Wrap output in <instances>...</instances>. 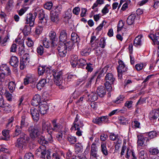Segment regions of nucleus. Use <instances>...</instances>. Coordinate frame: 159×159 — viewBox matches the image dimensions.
<instances>
[{
	"label": "nucleus",
	"instance_id": "393cba45",
	"mask_svg": "<svg viewBox=\"0 0 159 159\" xmlns=\"http://www.w3.org/2000/svg\"><path fill=\"white\" fill-rule=\"evenodd\" d=\"M50 18L52 21L55 23H57L59 20V15L54 12H51Z\"/></svg>",
	"mask_w": 159,
	"mask_h": 159
},
{
	"label": "nucleus",
	"instance_id": "2f4dec72",
	"mask_svg": "<svg viewBox=\"0 0 159 159\" xmlns=\"http://www.w3.org/2000/svg\"><path fill=\"white\" fill-rule=\"evenodd\" d=\"M97 152L98 148L96 144L95 143H93L91 145L90 155H97Z\"/></svg>",
	"mask_w": 159,
	"mask_h": 159
},
{
	"label": "nucleus",
	"instance_id": "a211bd4d",
	"mask_svg": "<svg viewBox=\"0 0 159 159\" xmlns=\"http://www.w3.org/2000/svg\"><path fill=\"white\" fill-rule=\"evenodd\" d=\"M29 120L28 118L25 115H22L21 117L20 126L23 128L27 127L29 125Z\"/></svg>",
	"mask_w": 159,
	"mask_h": 159
},
{
	"label": "nucleus",
	"instance_id": "79ce46f5",
	"mask_svg": "<svg viewBox=\"0 0 159 159\" xmlns=\"http://www.w3.org/2000/svg\"><path fill=\"white\" fill-rule=\"evenodd\" d=\"M87 64L86 61L84 59H79L78 62L77 66L79 67L82 68Z\"/></svg>",
	"mask_w": 159,
	"mask_h": 159
},
{
	"label": "nucleus",
	"instance_id": "774afa93",
	"mask_svg": "<svg viewBox=\"0 0 159 159\" xmlns=\"http://www.w3.org/2000/svg\"><path fill=\"white\" fill-rule=\"evenodd\" d=\"M24 159H34V156L31 153H28L25 154Z\"/></svg>",
	"mask_w": 159,
	"mask_h": 159
},
{
	"label": "nucleus",
	"instance_id": "f704fd0d",
	"mask_svg": "<svg viewBox=\"0 0 159 159\" xmlns=\"http://www.w3.org/2000/svg\"><path fill=\"white\" fill-rule=\"evenodd\" d=\"M49 69L47 67L39 66L38 68V74L39 75H42L45 72H47Z\"/></svg>",
	"mask_w": 159,
	"mask_h": 159
},
{
	"label": "nucleus",
	"instance_id": "052dcab7",
	"mask_svg": "<svg viewBox=\"0 0 159 159\" xmlns=\"http://www.w3.org/2000/svg\"><path fill=\"white\" fill-rule=\"evenodd\" d=\"M48 135L47 138V142L52 143L53 141V139L52 136L51 134L52 131H48Z\"/></svg>",
	"mask_w": 159,
	"mask_h": 159
},
{
	"label": "nucleus",
	"instance_id": "0e129e2a",
	"mask_svg": "<svg viewBox=\"0 0 159 159\" xmlns=\"http://www.w3.org/2000/svg\"><path fill=\"white\" fill-rule=\"evenodd\" d=\"M148 135L149 138L152 139L157 136V133L155 131H152L149 132Z\"/></svg>",
	"mask_w": 159,
	"mask_h": 159
},
{
	"label": "nucleus",
	"instance_id": "1a4fd4ad",
	"mask_svg": "<svg viewBox=\"0 0 159 159\" xmlns=\"http://www.w3.org/2000/svg\"><path fill=\"white\" fill-rule=\"evenodd\" d=\"M48 109L49 107L47 102L45 101H43L39 104L38 110L39 111L41 114L44 115L47 113Z\"/></svg>",
	"mask_w": 159,
	"mask_h": 159
},
{
	"label": "nucleus",
	"instance_id": "b1692460",
	"mask_svg": "<svg viewBox=\"0 0 159 159\" xmlns=\"http://www.w3.org/2000/svg\"><path fill=\"white\" fill-rule=\"evenodd\" d=\"M58 132L56 138L57 140L60 142L64 139L66 130H62Z\"/></svg>",
	"mask_w": 159,
	"mask_h": 159
},
{
	"label": "nucleus",
	"instance_id": "603ef678",
	"mask_svg": "<svg viewBox=\"0 0 159 159\" xmlns=\"http://www.w3.org/2000/svg\"><path fill=\"white\" fill-rule=\"evenodd\" d=\"M23 128L22 127H21L20 126L17 125L16 126V128L15 129V136H17L20 134H21V132L22 129Z\"/></svg>",
	"mask_w": 159,
	"mask_h": 159
},
{
	"label": "nucleus",
	"instance_id": "a19ab883",
	"mask_svg": "<svg viewBox=\"0 0 159 159\" xmlns=\"http://www.w3.org/2000/svg\"><path fill=\"white\" fill-rule=\"evenodd\" d=\"M139 155L140 159H146L148 157L147 152L143 150H141L139 152Z\"/></svg>",
	"mask_w": 159,
	"mask_h": 159
},
{
	"label": "nucleus",
	"instance_id": "9b49d317",
	"mask_svg": "<svg viewBox=\"0 0 159 159\" xmlns=\"http://www.w3.org/2000/svg\"><path fill=\"white\" fill-rule=\"evenodd\" d=\"M56 33L54 31H51L49 33V37L51 41V45L53 47H55L57 43V39L56 36Z\"/></svg>",
	"mask_w": 159,
	"mask_h": 159
},
{
	"label": "nucleus",
	"instance_id": "473e14b6",
	"mask_svg": "<svg viewBox=\"0 0 159 159\" xmlns=\"http://www.w3.org/2000/svg\"><path fill=\"white\" fill-rule=\"evenodd\" d=\"M101 152L103 155L107 156L108 154V152L107 150L106 146V143L104 142H102L101 143Z\"/></svg>",
	"mask_w": 159,
	"mask_h": 159
},
{
	"label": "nucleus",
	"instance_id": "f03ea898",
	"mask_svg": "<svg viewBox=\"0 0 159 159\" xmlns=\"http://www.w3.org/2000/svg\"><path fill=\"white\" fill-rule=\"evenodd\" d=\"M63 73L61 70L58 69H54L52 75L54 78L55 84L59 86L60 89H63L64 87L63 85V80L62 79Z\"/></svg>",
	"mask_w": 159,
	"mask_h": 159
},
{
	"label": "nucleus",
	"instance_id": "c85d7f7f",
	"mask_svg": "<svg viewBox=\"0 0 159 159\" xmlns=\"http://www.w3.org/2000/svg\"><path fill=\"white\" fill-rule=\"evenodd\" d=\"M142 35H140L137 36L134 41V45L135 46H140L142 44L141 38H142Z\"/></svg>",
	"mask_w": 159,
	"mask_h": 159
},
{
	"label": "nucleus",
	"instance_id": "f3484780",
	"mask_svg": "<svg viewBox=\"0 0 159 159\" xmlns=\"http://www.w3.org/2000/svg\"><path fill=\"white\" fill-rule=\"evenodd\" d=\"M41 97L38 94H35L32 100L31 104L33 106H37L39 104L42 102L43 101H41Z\"/></svg>",
	"mask_w": 159,
	"mask_h": 159
},
{
	"label": "nucleus",
	"instance_id": "3c124183",
	"mask_svg": "<svg viewBox=\"0 0 159 159\" xmlns=\"http://www.w3.org/2000/svg\"><path fill=\"white\" fill-rule=\"evenodd\" d=\"M7 38L5 37L3 38L2 37L0 36V44L2 46H4L6 45L7 42Z\"/></svg>",
	"mask_w": 159,
	"mask_h": 159
},
{
	"label": "nucleus",
	"instance_id": "5701e85b",
	"mask_svg": "<svg viewBox=\"0 0 159 159\" xmlns=\"http://www.w3.org/2000/svg\"><path fill=\"white\" fill-rule=\"evenodd\" d=\"M9 62L11 66L15 67H17L18 65V60L16 56H12L11 57Z\"/></svg>",
	"mask_w": 159,
	"mask_h": 159
},
{
	"label": "nucleus",
	"instance_id": "412c9836",
	"mask_svg": "<svg viewBox=\"0 0 159 159\" xmlns=\"http://www.w3.org/2000/svg\"><path fill=\"white\" fill-rule=\"evenodd\" d=\"M105 80L106 82L113 83L115 80V78L111 73H108L105 77Z\"/></svg>",
	"mask_w": 159,
	"mask_h": 159
},
{
	"label": "nucleus",
	"instance_id": "5fc2aeb1",
	"mask_svg": "<svg viewBox=\"0 0 159 159\" xmlns=\"http://www.w3.org/2000/svg\"><path fill=\"white\" fill-rule=\"evenodd\" d=\"M113 84V83H111L107 82H106L105 83V86L107 91L110 92L112 90V87L111 86V84Z\"/></svg>",
	"mask_w": 159,
	"mask_h": 159
},
{
	"label": "nucleus",
	"instance_id": "4be33fe9",
	"mask_svg": "<svg viewBox=\"0 0 159 159\" xmlns=\"http://www.w3.org/2000/svg\"><path fill=\"white\" fill-rule=\"evenodd\" d=\"M109 138L112 141L117 140V143L118 144L121 143L122 142V141L119 139V137L118 135L114 133H110Z\"/></svg>",
	"mask_w": 159,
	"mask_h": 159
},
{
	"label": "nucleus",
	"instance_id": "ea45409f",
	"mask_svg": "<svg viewBox=\"0 0 159 159\" xmlns=\"http://www.w3.org/2000/svg\"><path fill=\"white\" fill-rule=\"evenodd\" d=\"M30 25H25L23 30V33L24 34L26 35L29 34L31 30V28Z\"/></svg>",
	"mask_w": 159,
	"mask_h": 159
},
{
	"label": "nucleus",
	"instance_id": "680f3d73",
	"mask_svg": "<svg viewBox=\"0 0 159 159\" xmlns=\"http://www.w3.org/2000/svg\"><path fill=\"white\" fill-rule=\"evenodd\" d=\"M43 45L44 47L46 48H48L49 47L50 43L47 38H44L43 39Z\"/></svg>",
	"mask_w": 159,
	"mask_h": 159
},
{
	"label": "nucleus",
	"instance_id": "338daca9",
	"mask_svg": "<svg viewBox=\"0 0 159 159\" xmlns=\"http://www.w3.org/2000/svg\"><path fill=\"white\" fill-rule=\"evenodd\" d=\"M87 66L86 67V69L88 72H91L92 71L93 68V65L90 63H87Z\"/></svg>",
	"mask_w": 159,
	"mask_h": 159
},
{
	"label": "nucleus",
	"instance_id": "bb28decb",
	"mask_svg": "<svg viewBox=\"0 0 159 159\" xmlns=\"http://www.w3.org/2000/svg\"><path fill=\"white\" fill-rule=\"evenodd\" d=\"M78 56L76 55H73L71 56L70 62L72 67H75L77 65L78 61L77 60Z\"/></svg>",
	"mask_w": 159,
	"mask_h": 159
},
{
	"label": "nucleus",
	"instance_id": "e2e57ef3",
	"mask_svg": "<svg viewBox=\"0 0 159 159\" xmlns=\"http://www.w3.org/2000/svg\"><path fill=\"white\" fill-rule=\"evenodd\" d=\"M98 73V72H96L95 73L94 75H93L91 76L90 78L89 81H88L86 85V87L87 88H89L91 86V84L93 81V80L95 76V75Z\"/></svg>",
	"mask_w": 159,
	"mask_h": 159
},
{
	"label": "nucleus",
	"instance_id": "49530a36",
	"mask_svg": "<svg viewBox=\"0 0 159 159\" xmlns=\"http://www.w3.org/2000/svg\"><path fill=\"white\" fill-rule=\"evenodd\" d=\"M28 63L29 62L25 61V60L21 59L20 62V69L23 70Z\"/></svg>",
	"mask_w": 159,
	"mask_h": 159
},
{
	"label": "nucleus",
	"instance_id": "864d4df0",
	"mask_svg": "<svg viewBox=\"0 0 159 159\" xmlns=\"http://www.w3.org/2000/svg\"><path fill=\"white\" fill-rule=\"evenodd\" d=\"M104 0H97L96 2L94 3L92 7V8L94 9L97 7L98 5H101L104 3Z\"/></svg>",
	"mask_w": 159,
	"mask_h": 159
},
{
	"label": "nucleus",
	"instance_id": "58836bf2",
	"mask_svg": "<svg viewBox=\"0 0 159 159\" xmlns=\"http://www.w3.org/2000/svg\"><path fill=\"white\" fill-rule=\"evenodd\" d=\"M66 139L71 144H75L76 141V137L70 135L67 136Z\"/></svg>",
	"mask_w": 159,
	"mask_h": 159
},
{
	"label": "nucleus",
	"instance_id": "de8ad7c7",
	"mask_svg": "<svg viewBox=\"0 0 159 159\" xmlns=\"http://www.w3.org/2000/svg\"><path fill=\"white\" fill-rule=\"evenodd\" d=\"M43 30V28L41 26H38L36 27L34 33L36 35L38 36L42 32Z\"/></svg>",
	"mask_w": 159,
	"mask_h": 159
},
{
	"label": "nucleus",
	"instance_id": "f257e3e1",
	"mask_svg": "<svg viewBox=\"0 0 159 159\" xmlns=\"http://www.w3.org/2000/svg\"><path fill=\"white\" fill-rule=\"evenodd\" d=\"M38 141L39 143L42 145L40 146L36 150L35 154L39 157L41 158H44L45 155L46 153V148L44 144H47V141L45 140L44 137L41 136L39 138Z\"/></svg>",
	"mask_w": 159,
	"mask_h": 159
},
{
	"label": "nucleus",
	"instance_id": "72a5a7b5",
	"mask_svg": "<svg viewBox=\"0 0 159 159\" xmlns=\"http://www.w3.org/2000/svg\"><path fill=\"white\" fill-rule=\"evenodd\" d=\"M150 116L151 120L156 119L159 116V112L155 110H153L150 113Z\"/></svg>",
	"mask_w": 159,
	"mask_h": 159
},
{
	"label": "nucleus",
	"instance_id": "6e6552de",
	"mask_svg": "<svg viewBox=\"0 0 159 159\" xmlns=\"http://www.w3.org/2000/svg\"><path fill=\"white\" fill-rule=\"evenodd\" d=\"M52 127H51V130L56 132L63 130V126L62 124L60 123L57 122L56 120L54 119L52 120Z\"/></svg>",
	"mask_w": 159,
	"mask_h": 159
},
{
	"label": "nucleus",
	"instance_id": "4468645a",
	"mask_svg": "<svg viewBox=\"0 0 159 159\" xmlns=\"http://www.w3.org/2000/svg\"><path fill=\"white\" fill-rule=\"evenodd\" d=\"M15 41L19 44L18 48V54L20 56H21L25 52L24 41L20 39H16Z\"/></svg>",
	"mask_w": 159,
	"mask_h": 159
},
{
	"label": "nucleus",
	"instance_id": "0eeeda50",
	"mask_svg": "<svg viewBox=\"0 0 159 159\" xmlns=\"http://www.w3.org/2000/svg\"><path fill=\"white\" fill-rule=\"evenodd\" d=\"M28 131L30 137L33 139L38 137L39 134V131L38 128L34 127L33 125L29 127Z\"/></svg>",
	"mask_w": 159,
	"mask_h": 159
},
{
	"label": "nucleus",
	"instance_id": "e433bc0d",
	"mask_svg": "<svg viewBox=\"0 0 159 159\" xmlns=\"http://www.w3.org/2000/svg\"><path fill=\"white\" fill-rule=\"evenodd\" d=\"M91 51V49L89 47H87L83 49L80 52V54L82 56H87L89 55Z\"/></svg>",
	"mask_w": 159,
	"mask_h": 159
},
{
	"label": "nucleus",
	"instance_id": "c03bdc74",
	"mask_svg": "<svg viewBox=\"0 0 159 159\" xmlns=\"http://www.w3.org/2000/svg\"><path fill=\"white\" fill-rule=\"evenodd\" d=\"M61 44H64L66 47V48L67 49V48L70 49L73 46V44L71 41H70L69 40L67 41L66 40V41L64 42H62Z\"/></svg>",
	"mask_w": 159,
	"mask_h": 159
},
{
	"label": "nucleus",
	"instance_id": "cd10ccee",
	"mask_svg": "<svg viewBox=\"0 0 159 159\" xmlns=\"http://www.w3.org/2000/svg\"><path fill=\"white\" fill-rule=\"evenodd\" d=\"M47 84L46 80L45 79H42L40 80L37 84V88L39 90L41 89Z\"/></svg>",
	"mask_w": 159,
	"mask_h": 159
},
{
	"label": "nucleus",
	"instance_id": "39448f33",
	"mask_svg": "<svg viewBox=\"0 0 159 159\" xmlns=\"http://www.w3.org/2000/svg\"><path fill=\"white\" fill-rule=\"evenodd\" d=\"M119 65L117 68L118 77L119 79L122 78V74H125L127 70V67H126L124 62L120 61H119Z\"/></svg>",
	"mask_w": 159,
	"mask_h": 159
},
{
	"label": "nucleus",
	"instance_id": "69168bd1",
	"mask_svg": "<svg viewBox=\"0 0 159 159\" xmlns=\"http://www.w3.org/2000/svg\"><path fill=\"white\" fill-rule=\"evenodd\" d=\"M37 53L40 55H42L44 52V48L43 46L40 45L37 49Z\"/></svg>",
	"mask_w": 159,
	"mask_h": 159
},
{
	"label": "nucleus",
	"instance_id": "37998d69",
	"mask_svg": "<svg viewBox=\"0 0 159 159\" xmlns=\"http://www.w3.org/2000/svg\"><path fill=\"white\" fill-rule=\"evenodd\" d=\"M8 88L10 91L12 93L15 90L16 88V84L15 82L11 81L9 82L8 85Z\"/></svg>",
	"mask_w": 159,
	"mask_h": 159
},
{
	"label": "nucleus",
	"instance_id": "2eb2a0df",
	"mask_svg": "<svg viewBox=\"0 0 159 159\" xmlns=\"http://www.w3.org/2000/svg\"><path fill=\"white\" fill-rule=\"evenodd\" d=\"M83 125L81 124L80 125L75 124L74 126H72L70 130L71 131L74 130H77L76 133V135L78 136H80L82 135V131L80 129L82 128Z\"/></svg>",
	"mask_w": 159,
	"mask_h": 159
},
{
	"label": "nucleus",
	"instance_id": "c9c22d12",
	"mask_svg": "<svg viewBox=\"0 0 159 159\" xmlns=\"http://www.w3.org/2000/svg\"><path fill=\"white\" fill-rule=\"evenodd\" d=\"M135 16L134 15L129 16L127 20V23L129 25H132L134 22Z\"/></svg>",
	"mask_w": 159,
	"mask_h": 159
},
{
	"label": "nucleus",
	"instance_id": "c756f323",
	"mask_svg": "<svg viewBox=\"0 0 159 159\" xmlns=\"http://www.w3.org/2000/svg\"><path fill=\"white\" fill-rule=\"evenodd\" d=\"M10 130L9 129H4L2 131V134L4 137L2 139L4 140H8L10 138L9 134Z\"/></svg>",
	"mask_w": 159,
	"mask_h": 159
},
{
	"label": "nucleus",
	"instance_id": "9d476101",
	"mask_svg": "<svg viewBox=\"0 0 159 159\" xmlns=\"http://www.w3.org/2000/svg\"><path fill=\"white\" fill-rule=\"evenodd\" d=\"M85 98L87 101L93 102L97 100L98 98V94L94 92H92L89 93L88 92L85 91Z\"/></svg>",
	"mask_w": 159,
	"mask_h": 159
},
{
	"label": "nucleus",
	"instance_id": "13d9d810",
	"mask_svg": "<svg viewBox=\"0 0 159 159\" xmlns=\"http://www.w3.org/2000/svg\"><path fill=\"white\" fill-rule=\"evenodd\" d=\"M149 151L152 155H156L159 152V150L156 148H150L149 149Z\"/></svg>",
	"mask_w": 159,
	"mask_h": 159
},
{
	"label": "nucleus",
	"instance_id": "bf43d9fd",
	"mask_svg": "<svg viewBox=\"0 0 159 159\" xmlns=\"http://www.w3.org/2000/svg\"><path fill=\"white\" fill-rule=\"evenodd\" d=\"M124 25V23L123 22V21L121 20L119 21L118 24L117 25V31L119 32L121 31V30L123 29V26Z\"/></svg>",
	"mask_w": 159,
	"mask_h": 159
},
{
	"label": "nucleus",
	"instance_id": "4d7b16f0",
	"mask_svg": "<svg viewBox=\"0 0 159 159\" xmlns=\"http://www.w3.org/2000/svg\"><path fill=\"white\" fill-rule=\"evenodd\" d=\"M124 97L123 95H120V96L118 97L116 100L113 101L114 103L119 104L121 103L123 101Z\"/></svg>",
	"mask_w": 159,
	"mask_h": 159
},
{
	"label": "nucleus",
	"instance_id": "ddd939ff",
	"mask_svg": "<svg viewBox=\"0 0 159 159\" xmlns=\"http://www.w3.org/2000/svg\"><path fill=\"white\" fill-rule=\"evenodd\" d=\"M148 36L153 41L154 44L158 45L157 52H159V32L150 34Z\"/></svg>",
	"mask_w": 159,
	"mask_h": 159
},
{
	"label": "nucleus",
	"instance_id": "aec40b11",
	"mask_svg": "<svg viewBox=\"0 0 159 159\" xmlns=\"http://www.w3.org/2000/svg\"><path fill=\"white\" fill-rule=\"evenodd\" d=\"M42 129L43 130H47L49 131L48 130H51V126L50 123L47 120H46L43 119L42 120Z\"/></svg>",
	"mask_w": 159,
	"mask_h": 159
},
{
	"label": "nucleus",
	"instance_id": "a18cd8bd",
	"mask_svg": "<svg viewBox=\"0 0 159 159\" xmlns=\"http://www.w3.org/2000/svg\"><path fill=\"white\" fill-rule=\"evenodd\" d=\"M71 39L74 43H77L80 40V39L77 35L75 33H72L71 34Z\"/></svg>",
	"mask_w": 159,
	"mask_h": 159
},
{
	"label": "nucleus",
	"instance_id": "8fccbe9b",
	"mask_svg": "<svg viewBox=\"0 0 159 159\" xmlns=\"http://www.w3.org/2000/svg\"><path fill=\"white\" fill-rule=\"evenodd\" d=\"M7 75L4 72L0 74V85H1L5 81V77Z\"/></svg>",
	"mask_w": 159,
	"mask_h": 159
},
{
	"label": "nucleus",
	"instance_id": "7c9ffc66",
	"mask_svg": "<svg viewBox=\"0 0 159 159\" xmlns=\"http://www.w3.org/2000/svg\"><path fill=\"white\" fill-rule=\"evenodd\" d=\"M64 157L63 152L61 151H58L53 153L52 157L53 159H61V156Z\"/></svg>",
	"mask_w": 159,
	"mask_h": 159
},
{
	"label": "nucleus",
	"instance_id": "20e7f679",
	"mask_svg": "<svg viewBox=\"0 0 159 159\" xmlns=\"http://www.w3.org/2000/svg\"><path fill=\"white\" fill-rule=\"evenodd\" d=\"M29 138L24 133H22L20 135V137L18 139L16 143V147L20 149H22L23 146L29 140Z\"/></svg>",
	"mask_w": 159,
	"mask_h": 159
},
{
	"label": "nucleus",
	"instance_id": "f8f14e48",
	"mask_svg": "<svg viewBox=\"0 0 159 159\" xmlns=\"http://www.w3.org/2000/svg\"><path fill=\"white\" fill-rule=\"evenodd\" d=\"M58 54L59 56L63 57L66 56L67 53V49L64 44H59L57 48Z\"/></svg>",
	"mask_w": 159,
	"mask_h": 159
},
{
	"label": "nucleus",
	"instance_id": "423d86ee",
	"mask_svg": "<svg viewBox=\"0 0 159 159\" xmlns=\"http://www.w3.org/2000/svg\"><path fill=\"white\" fill-rule=\"evenodd\" d=\"M37 15V14L36 12L34 13V14L31 13L27 14L25 18V23L29 24L30 26H33L35 18Z\"/></svg>",
	"mask_w": 159,
	"mask_h": 159
},
{
	"label": "nucleus",
	"instance_id": "6ab92c4d",
	"mask_svg": "<svg viewBox=\"0 0 159 159\" xmlns=\"http://www.w3.org/2000/svg\"><path fill=\"white\" fill-rule=\"evenodd\" d=\"M97 92L98 95L100 97H104L106 93V90L105 87L102 86L98 87L97 89Z\"/></svg>",
	"mask_w": 159,
	"mask_h": 159
},
{
	"label": "nucleus",
	"instance_id": "4c0bfd02",
	"mask_svg": "<svg viewBox=\"0 0 159 159\" xmlns=\"http://www.w3.org/2000/svg\"><path fill=\"white\" fill-rule=\"evenodd\" d=\"M138 145L140 146H142L144 143V141L147 139L146 140H148V139L146 138H144L143 136H138Z\"/></svg>",
	"mask_w": 159,
	"mask_h": 159
},
{
	"label": "nucleus",
	"instance_id": "7ed1b4c3",
	"mask_svg": "<svg viewBox=\"0 0 159 159\" xmlns=\"http://www.w3.org/2000/svg\"><path fill=\"white\" fill-rule=\"evenodd\" d=\"M29 138L24 133H22L20 135V137L18 139L16 143V147L20 149H22L23 146L29 140Z\"/></svg>",
	"mask_w": 159,
	"mask_h": 159
},
{
	"label": "nucleus",
	"instance_id": "6e6d98bb",
	"mask_svg": "<svg viewBox=\"0 0 159 159\" xmlns=\"http://www.w3.org/2000/svg\"><path fill=\"white\" fill-rule=\"evenodd\" d=\"M106 45V40L104 38H102L100 40L99 45L100 47L102 48H105Z\"/></svg>",
	"mask_w": 159,
	"mask_h": 159
},
{
	"label": "nucleus",
	"instance_id": "09e8293b",
	"mask_svg": "<svg viewBox=\"0 0 159 159\" xmlns=\"http://www.w3.org/2000/svg\"><path fill=\"white\" fill-rule=\"evenodd\" d=\"M75 150L76 152L78 153L82 152L83 150V147L81 144L78 143L75 145Z\"/></svg>",
	"mask_w": 159,
	"mask_h": 159
},
{
	"label": "nucleus",
	"instance_id": "dca6fc26",
	"mask_svg": "<svg viewBox=\"0 0 159 159\" xmlns=\"http://www.w3.org/2000/svg\"><path fill=\"white\" fill-rule=\"evenodd\" d=\"M30 113L34 121H38L39 117V114L38 110L34 107H32L30 109Z\"/></svg>",
	"mask_w": 159,
	"mask_h": 159
},
{
	"label": "nucleus",
	"instance_id": "a878e982",
	"mask_svg": "<svg viewBox=\"0 0 159 159\" xmlns=\"http://www.w3.org/2000/svg\"><path fill=\"white\" fill-rule=\"evenodd\" d=\"M59 39L62 43L64 42L67 40V34L65 30H62L60 31Z\"/></svg>",
	"mask_w": 159,
	"mask_h": 159
}]
</instances>
